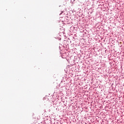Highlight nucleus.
Here are the masks:
<instances>
[{
    "label": "nucleus",
    "mask_w": 124,
    "mask_h": 124,
    "mask_svg": "<svg viewBox=\"0 0 124 124\" xmlns=\"http://www.w3.org/2000/svg\"><path fill=\"white\" fill-rule=\"evenodd\" d=\"M33 123H35V124H36V123H37V121L36 120V118L33 119Z\"/></svg>",
    "instance_id": "nucleus-1"
}]
</instances>
